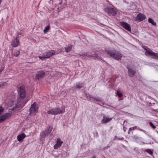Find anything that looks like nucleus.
I'll use <instances>...</instances> for the list:
<instances>
[{
	"label": "nucleus",
	"instance_id": "1",
	"mask_svg": "<svg viewBox=\"0 0 158 158\" xmlns=\"http://www.w3.org/2000/svg\"><path fill=\"white\" fill-rule=\"evenodd\" d=\"M65 109L64 106H62L60 108L58 107L50 109L47 111V113L48 114L56 115L65 112Z\"/></svg>",
	"mask_w": 158,
	"mask_h": 158
},
{
	"label": "nucleus",
	"instance_id": "2",
	"mask_svg": "<svg viewBox=\"0 0 158 158\" xmlns=\"http://www.w3.org/2000/svg\"><path fill=\"white\" fill-rule=\"evenodd\" d=\"M142 47L146 50L145 52L146 56H150L152 59L158 60V53L154 52L147 46H143Z\"/></svg>",
	"mask_w": 158,
	"mask_h": 158
},
{
	"label": "nucleus",
	"instance_id": "3",
	"mask_svg": "<svg viewBox=\"0 0 158 158\" xmlns=\"http://www.w3.org/2000/svg\"><path fill=\"white\" fill-rule=\"evenodd\" d=\"M107 53L114 59L119 60L121 59L122 56V54L118 51L116 50H107L106 51Z\"/></svg>",
	"mask_w": 158,
	"mask_h": 158
},
{
	"label": "nucleus",
	"instance_id": "4",
	"mask_svg": "<svg viewBox=\"0 0 158 158\" xmlns=\"http://www.w3.org/2000/svg\"><path fill=\"white\" fill-rule=\"evenodd\" d=\"M28 101V99L19 98L18 99L17 103L16 104L15 108H23Z\"/></svg>",
	"mask_w": 158,
	"mask_h": 158
},
{
	"label": "nucleus",
	"instance_id": "5",
	"mask_svg": "<svg viewBox=\"0 0 158 158\" xmlns=\"http://www.w3.org/2000/svg\"><path fill=\"white\" fill-rule=\"evenodd\" d=\"M38 108L36 105V103L34 102L33 104L31 105L29 110L30 115L32 116L35 115L38 112Z\"/></svg>",
	"mask_w": 158,
	"mask_h": 158
},
{
	"label": "nucleus",
	"instance_id": "6",
	"mask_svg": "<svg viewBox=\"0 0 158 158\" xmlns=\"http://www.w3.org/2000/svg\"><path fill=\"white\" fill-rule=\"evenodd\" d=\"M53 129V127L51 126H48L45 130L40 133V135L41 137L45 138L46 136L49 135Z\"/></svg>",
	"mask_w": 158,
	"mask_h": 158
},
{
	"label": "nucleus",
	"instance_id": "7",
	"mask_svg": "<svg viewBox=\"0 0 158 158\" xmlns=\"http://www.w3.org/2000/svg\"><path fill=\"white\" fill-rule=\"evenodd\" d=\"M127 68L128 69V73L130 77H133L136 73V69L135 68H132L129 65H127Z\"/></svg>",
	"mask_w": 158,
	"mask_h": 158
},
{
	"label": "nucleus",
	"instance_id": "8",
	"mask_svg": "<svg viewBox=\"0 0 158 158\" xmlns=\"http://www.w3.org/2000/svg\"><path fill=\"white\" fill-rule=\"evenodd\" d=\"M19 91L20 97L19 98L24 99L26 95V91L24 87L22 86L18 87V90Z\"/></svg>",
	"mask_w": 158,
	"mask_h": 158
},
{
	"label": "nucleus",
	"instance_id": "9",
	"mask_svg": "<svg viewBox=\"0 0 158 158\" xmlns=\"http://www.w3.org/2000/svg\"><path fill=\"white\" fill-rule=\"evenodd\" d=\"M105 11L109 16H115L117 14L116 11L112 8H106L105 9Z\"/></svg>",
	"mask_w": 158,
	"mask_h": 158
},
{
	"label": "nucleus",
	"instance_id": "10",
	"mask_svg": "<svg viewBox=\"0 0 158 158\" xmlns=\"http://www.w3.org/2000/svg\"><path fill=\"white\" fill-rule=\"evenodd\" d=\"M45 73L43 70H40L37 72L35 77V79L39 80L40 79L42 78L45 75Z\"/></svg>",
	"mask_w": 158,
	"mask_h": 158
},
{
	"label": "nucleus",
	"instance_id": "11",
	"mask_svg": "<svg viewBox=\"0 0 158 158\" xmlns=\"http://www.w3.org/2000/svg\"><path fill=\"white\" fill-rule=\"evenodd\" d=\"M120 23L121 26L126 30L129 31H131V26L128 23L125 22H120Z\"/></svg>",
	"mask_w": 158,
	"mask_h": 158
},
{
	"label": "nucleus",
	"instance_id": "12",
	"mask_svg": "<svg viewBox=\"0 0 158 158\" xmlns=\"http://www.w3.org/2000/svg\"><path fill=\"white\" fill-rule=\"evenodd\" d=\"M47 58H49L52 55L56 54V51L55 50H50L44 53Z\"/></svg>",
	"mask_w": 158,
	"mask_h": 158
},
{
	"label": "nucleus",
	"instance_id": "13",
	"mask_svg": "<svg viewBox=\"0 0 158 158\" xmlns=\"http://www.w3.org/2000/svg\"><path fill=\"white\" fill-rule=\"evenodd\" d=\"M19 41L18 39V37H17L14 40H12L11 43V45L14 47H18L19 44Z\"/></svg>",
	"mask_w": 158,
	"mask_h": 158
},
{
	"label": "nucleus",
	"instance_id": "14",
	"mask_svg": "<svg viewBox=\"0 0 158 158\" xmlns=\"http://www.w3.org/2000/svg\"><path fill=\"white\" fill-rule=\"evenodd\" d=\"M63 143V142L60 138H58L56 144L54 146V149H56L60 148Z\"/></svg>",
	"mask_w": 158,
	"mask_h": 158
},
{
	"label": "nucleus",
	"instance_id": "15",
	"mask_svg": "<svg viewBox=\"0 0 158 158\" xmlns=\"http://www.w3.org/2000/svg\"><path fill=\"white\" fill-rule=\"evenodd\" d=\"M112 119V118H109L108 116H103V118L101 121V123L103 124L106 123L111 121Z\"/></svg>",
	"mask_w": 158,
	"mask_h": 158
},
{
	"label": "nucleus",
	"instance_id": "16",
	"mask_svg": "<svg viewBox=\"0 0 158 158\" xmlns=\"http://www.w3.org/2000/svg\"><path fill=\"white\" fill-rule=\"evenodd\" d=\"M137 19L139 21H142L146 18L145 15L141 13L138 14L137 16Z\"/></svg>",
	"mask_w": 158,
	"mask_h": 158
},
{
	"label": "nucleus",
	"instance_id": "17",
	"mask_svg": "<svg viewBox=\"0 0 158 158\" xmlns=\"http://www.w3.org/2000/svg\"><path fill=\"white\" fill-rule=\"evenodd\" d=\"M26 137V135L24 133H22L19 135L17 137L18 140L19 142H22L23 139Z\"/></svg>",
	"mask_w": 158,
	"mask_h": 158
},
{
	"label": "nucleus",
	"instance_id": "18",
	"mask_svg": "<svg viewBox=\"0 0 158 158\" xmlns=\"http://www.w3.org/2000/svg\"><path fill=\"white\" fill-rule=\"evenodd\" d=\"M73 45L71 44L68 45L67 47L65 48V51L67 52H68L70 51H71Z\"/></svg>",
	"mask_w": 158,
	"mask_h": 158
},
{
	"label": "nucleus",
	"instance_id": "19",
	"mask_svg": "<svg viewBox=\"0 0 158 158\" xmlns=\"http://www.w3.org/2000/svg\"><path fill=\"white\" fill-rule=\"evenodd\" d=\"M11 113H6L3 115V116L4 117V118H5V119L6 120L9 118L11 116Z\"/></svg>",
	"mask_w": 158,
	"mask_h": 158
},
{
	"label": "nucleus",
	"instance_id": "20",
	"mask_svg": "<svg viewBox=\"0 0 158 158\" xmlns=\"http://www.w3.org/2000/svg\"><path fill=\"white\" fill-rule=\"evenodd\" d=\"M143 151L152 155L153 154V150H152L151 149H146L144 150Z\"/></svg>",
	"mask_w": 158,
	"mask_h": 158
},
{
	"label": "nucleus",
	"instance_id": "21",
	"mask_svg": "<svg viewBox=\"0 0 158 158\" xmlns=\"http://www.w3.org/2000/svg\"><path fill=\"white\" fill-rule=\"evenodd\" d=\"M148 21L149 23H151L154 26H156V22H154L153 20L151 18H149L148 19Z\"/></svg>",
	"mask_w": 158,
	"mask_h": 158
},
{
	"label": "nucleus",
	"instance_id": "22",
	"mask_svg": "<svg viewBox=\"0 0 158 158\" xmlns=\"http://www.w3.org/2000/svg\"><path fill=\"white\" fill-rule=\"evenodd\" d=\"M79 55L83 56H86L87 57H90V56H89V54L87 52H84L81 54H79Z\"/></svg>",
	"mask_w": 158,
	"mask_h": 158
},
{
	"label": "nucleus",
	"instance_id": "23",
	"mask_svg": "<svg viewBox=\"0 0 158 158\" xmlns=\"http://www.w3.org/2000/svg\"><path fill=\"white\" fill-rule=\"evenodd\" d=\"M50 26L49 25H48V26H46L45 27V28L44 30V33H46L47 32H48V30L50 29Z\"/></svg>",
	"mask_w": 158,
	"mask_h": 158
},
{
	"label": "nucleus",
	"instance_id": "24",
	"mask_svg": "<svg viewBox=\"0 0 158 158\" xmlns=\"http://www.w3.org/2000/svg\"><path fill=\"white\" fill-rule=\"evenodd\" d=\"M83 84L82 83H78L76 84V87L78 89H80L83 87Z\"/></svg>",
	"mask_w": 158,
	"mask_h": 158
},
{
	"label": "nucleus",
	"instance_id": "25",
	"mask_svg": "<svg viewBox=\"0 0 158 158\" xmlns=\"http://www.w3.org/2000/svg\"><path fill=\"white\" fill-rule=\"evenodd\" d=\"M91 98L98 101L101 102L102 101L101 99L98 97H95L92 96Z\"/></svg>",
	"mask_w": 158,
	"mask_h": 158
},
{
	"label": "nucleus",
	"instance_id": "26",
	"mask_svg": "<svg viewBox=\"0 0 158 158\" xmlns=\"http://www.w3.org/2000/svg\"><path fill=\"white\" fill-rule=\"evenodd\" d=\"M20 52L19 51L16 50L13 53V55L15 56H18L19 55Z\"/></svg>",
	"mask_w": 158,
	"mask_h": 158
},
{
	"label": "nucleus",
	"instance_id": "27",
	"mask_svg": "<svg viewBox=\"0 0 158 158\" xmlns=\"http://www.w3.org/2000/svg\"><path fill=\"white\" fill-rule=\"evenodd\" d=\"M89 56H90V57H88V58H93L96 59L97 58L98 56V55L97 54H94V55H90Z\"/></svg>",
	"mask_w": 158,
	"mask_h": 158
},
{
	"label": "nucleus",
	"instance_id": "28",
	"mask_svg": "<svg viewBox=\"0 0 158 158\" xmlns=\"http://www.w3.org/2000/svg\"><path fill=\"white\" fill-rule=\"evenodd\" d=\"M39 58L41 60H44L47 58V57L45 56L44 53L43 54V56H38Z\"/></svg>",
	"mask_w": 158,
	"mask_h": 158
},
{
	"label": "nucleus",
	"instance_id": "29",
	"mask_svg": "<svg viewBox=\"0 0 158 158\" xmlns=\"http://www.w3.org/2000/svg\"><path fill=\"white\" fill-rule=\"evenodd\" d=\"M117 94L119 98H121L123 94L120 92V90L119 89H118L117 91Z\"/></svg>",
	"mask_w": 158,
	"mask_h": 158
},
{
	"label": "nucleus",
	"instance_id": "30",
	"mask_svg": "<svg viewBox=\"0 0 158 158\" xmlns=\"http://www.w3.org/2000/svg\"><path fill=\"white\" fill-rule=\"evenodd\" d=\"M5 120V118H4V117L3 116V115L0 116V123L3 122Z\"/></svg>",
	"mask_w": 158,
	"mask_h": 158
},
{
	"label": "nucleus",
	"instance_id": "31",
	"mask_svg": "<svg viewBox=\"0 0 158 158\" xmlns=\"http://www.w3.org/2000/svg\"><path fill=\"white\" fill-rule=\"evenodd\" d=\"M149 124L150 126H151L152 127L153 129H155L156 128V126L153 124V123H152L151 122H149Z\"/></svg>",
	"mask_w": 158,
	"mask_h": 158
},
{
	"label": "nucleus",
	"instance_id": "32",
	"mask_svg": "<svg viewBox=\"0 0 158 158\" xmlns=\"http://www.w3.org/2000/svg\"><path fill=\"white\" fill-rule=\"evenodd\" d=\"M4 109L2 106H0V115L3 112Z\"/></svg>",
	"mask_w": 158,
	"mask_h": 158
},
{
	"label": "nucleus",
	"instance_id": "33",
	"mask_svg": "<svg viewBox=\"0 0 158 158\" xmlns=\"http://www.w3.org/2000/svg\"><path fill=\"white\" fill-rule=\"evenodd\" d=\"M137 126H135L133 127H131L129 128V131L128 132V133H130V131H132L134 130L135 128L136 127H137Z\"/></svg>",
	"mask_w": 158,
	"mask_h": 158
},
{
	"label": "nucleus",
	"instance_id": "34",
	"mask_svg": "<svg viewBox=\"0 0 158 158\" xmlns=\"http://www.w3.org/2000/svg\"><path fill=\"white\" fill-rule=\"evenodd\" d=\"M86 96L87 98H89L90 99H91V98L92 95L89 94H86Z\"/></svg>",
	"mask_w": 158,
	"mask_h": 158
},
{
	"label": "nucleus",
	"instance_id": "35",
	"mask_svg": "<svg viewBox=\"0 0 158 158\" xmlns=\"http://www.w3.org/2000/svg\"><path fill=\"white\" fill-rule=\"evenodd\" d=\"M66 2V0H61V2L60 4H61L62 3L65 4Z\"/></svg>",
	"mask_w": 158,
	"mask_h": 158
},
{
	"label": "nucleus",
	"instance_id": "36",
	"mask_svg": "<svg viewBox=\"0 0 158 158\" xmlns=\"http://www.w3.org/2000/svg\"><path fill=\"white\" fill-rule=\"evenodd\" d=\"M118 140H124V138L123 137H122L120 138H118Z\"/></svg>",
	"mask_w": 158,
	"mask_h": 158
},
{
	"label": "nucleus",
	"instance_id": "37",
	"mask_svg": "<svg viewBox=\"0 0 158 158\" xmlns=\"http://www.w3.org/2000/svg\"><path fill=\"white\" fill-rule=\"evenodd\" d=\"M137 129H138V130H140V131H143L144 132L145 131L143 130L142 129H140V128L139 127H138L137 128Z\"/></svg>",
	"mask_w": 158,
	"mask_h": 158
},
{
	"label": "nucleus",
	"instance_id": "38",
	"mask_svg": "<svg viewBox=\"0 0 158 158\" xmlns=\"http://www.w3.org/2000/svg\"><path fill=\"white\" fill-rule=\"evenodd\" d=\"M22 35V33H21V32H19L18 33V36H17V37H18V36H19V35Z\"/></svg>",
	"mask_w": 158,
	"mask_h": 158
},
{
	"label": "nucleus",
	"instance_id": "39",
	"mask_svg": "<svg viewBox=\"0 0 158 158\" xmlns=\"http://www.w3.org/2000/svg\"><path fill=\"white\" fill-rule=\"evenodd\" d=\"M126 129H127V128H126V127H123V130L125 132L126 131Z\"/></svg>",
	"mask_w": 158,
	"mask_h": 158
},
{
	"label": "nucleus",
	"instance_id": "40",
	"mask_svg": "<svg viewBox=\"0 0 158 158\" xmlns=\"http://www.w3.org/2000/svg\"><path fill=\"white\" fill-rule=\"evenodd\" d=\"M110 147V146H107L106 147H105L104 148V149H107L108 148H109Z\"/></svg>",
	"mask_w": 158,
	"mask_h": 158
},
{
	"label": "nucleus",
	"instance_id": "41",
	"mask_svg": "<svg viewBox=\"0 0 158 158\" xmlns=\"http://www.w3.org/2000/svg\"><path fill=\"white\" fill-rule=\"evenodd\" d=\"M3 70V68H1L0 69V71L1 72Z\"/></svg>",
	"mask_w": 158,
	"mask_h": 158
},
{
	"label": "nucleus",
	"instance_id": "42",
	"mask_svg": "<svg viewBox=\"0 0 158 158\" xmlns=\"http://www.w3.org/2000/svg\"><path fill=\"white\" fill-rule=\"evenodd\" d=\"M96 158V156L95 155L93 156V157H92L91 158Z\"/></svg>",
	"mask_w": 158,
	"mask_h": 158
},
{
	"label": "nucleus",
	"instance_id": "43",
	"mask_svg": "<svg viewBox=\"0 0 158 158\" xmlns=\"http://www.w3.org/2000/svg\"><path fill=\"white\" fill-rule=\"evenodd\" d=\"M2 85H4L3 84H0V87H1V86H2Z\"/></svg>",
	"mask_w": 158,
	"mask_h": 158
},
{
	"label": "nucleus",
	"instance_id": "44",
	"mask_svg": "<svg viewBox=\"0 0 158 158\" xmlns=\"http://www.w3.org/2000/svg\"><path fill=\"white\" fill-rule=\"evenodd\" d=\"M117 137V136H115V139H116Z\"/></svg>",
	"mask_w": 158,
	"mask_h": 158
},
{
	"label": "nucleus",
	"instance_id": "45",
	"mask_svg": "<svg viewBox=\"0 0 158 158\" xmlns=\"http://www.w3.org/2000/svg\"><path fill=\"white\" fill-rule=\"evenodd\" d=\"M14 101H12V103H13L14 102Z\"/></svg>",
	"mask_w": 158,
	"mask_h": 158
},
{
	"label": "nucleus",
	"instance_id": "46",
	"mask_svg": "<svg viewBox=\"0 0 158 158\" xmlns=\"http://www.w3.org/2000/svg\"><path fill=\"white\" fill-rule=\"evenodd\" d=\"M52 0H49V1H52Z\"/></svg>",
	"mask_w": 158,
	"mask_h": 158
},
{
	"label": "nucleus",
	"instance_id": "47",
	"mask_svg": "<svg viewBox=\"0 0 158 158\" xmlns=\"http://www.w3.org/2000/svg\"><path fill=\"white\" fill-rule=\"evenodd\" d=\"M125 121H124L123 123H125Z\"/></svg>",
	"mask_w": 158,
	"mask_h": 158
}]
</instances>
